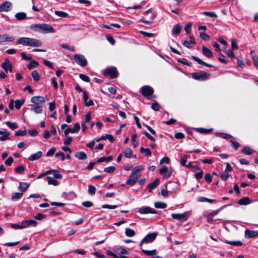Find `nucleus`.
Segmentation results:
<instances>
[{
    "label": "nucleus",
    "instance_id": "f257e3e1",
    "mask_svg": "<svg viewBox=\"0 0 258 258\" xmlns=\"http://www.w3.org/2000/svg\"><path fill=\"white\" fill-rule=\"evenodd\" d=\"M17 42L23 46L32 47H40L42 45L40 40L30 37H21L18 39Z\"/></svg>",
    "mask_w": 258,
    "mask_h": 258
},
{
    "label": "nucleus",
    "instance_id": "f03ea898",
    "mask_svg": "<svg viewBox=\"0 0 258 258\" xmlns=\"http://www.w3.org/2000/svg\"><path fill=\"white\" fill-rule=\"evenodd\" d=\"M30 28L44 33L55 32V30L50 25L47 24H38L33 25L30 26Z\"/></svg>",
    "mask_w": 258,
    "mask_h": 258
},
{
    "label": "nucleus",
    "instance_id": "7ed1b4c3",
    "mask_svg": "<svg viewBox=\"0 0 258 258\" xmlns=\"http://www.w3.org/2000/svg\"><path fill=\"white\" fill-rule=\"evenodd\" d=\"M104 76H109L111 78H115L118 76L117 69L115 67L108 68L104 70Z\"/></svg>",
    "mask_w": 258,
    "mask_h": 258
},
{
    "label": "nucleus",
    "instance_id": "20e7f679",
    "mask_svg": "<svg viewBox=\"0 0 258 258\" xmlns=\"http://www.w3.org/2000/svg\"><path fill=\"white\" fill-rule=\"evenodd\" d=\"M209 76L210 74L204 72L195 73L192 75V77L194 79L199 81L206 80L209 78Z\"/></svg>",
    "mask_w": 258,
    "mask_h": 258
},
{
    "label": "nucleus",
    "instance_id": "39448f33",
    "mask_svg": "<svg viewBox=\"0 0 258 258\" xmlns=\"http://www.w3.org/2000/svg\"><path fill=\"white\" fill-rule=\"evenodd\" d=\"M74 58L77 63L81 67H85L87 64V61L84 56L82 54H75Z\"/></svg>",
    "mask_w": 258,
    "mask_h": 258
},
{
    "label": "nucleus",
    "instance_id": "423d86ee",
    "mask_svg": "<svg viewBox=\"0 0 258 258\" xmlns=\"http://www.w3.org/2000/svg\"><path fill=\"white\" fill-rule=\"evenodd\" d=\"M172 169L168 168L165 166H162L160 169L159 172L161 174H163V178L166 179L169 177L172 173Z\"/></svg>",
    "mask_w": 258,
    "mask_h": 258
},
{
    "label": "nucleus",
    "instance_id": "0eeeda50",
    "mask_svg": "<svg viewBox=\"0 0 258 258\" xmlns=\"http://www.w3.org/2000/svg\"><path fill=\"white\" fill-rule=\"evenodd\" d=\"M167 189H169V191L170 192H176L179 189L178 184L176 182H169L166 185Z\"/></svg>",
    "mask_w": 258,
    "mask_h": 258
},
{
    "label": "nucleus",
    "instance_id": "6e6552de",
    "mask_svg": "<svg viewBox=\"0 0 258 258\" xmlns=\"http://www.w3.org/2000/svg\"><path fill=\"white\" fill-rule=\"evenodd\" d=\"M142 93L143 96L148 97L153 94V89L150 86H144L142 87Z\"/></svg>",
    "mask_w": 258,
    "mask_h": 258
},
{
    "label": "nucleus",
    "instance_id": "1a4fd4ad",
    "mask_svg": "<svg viewBox=\"0 0 258 258\" xmlns=\"http://www.w3.org/2000/svg\"><path fill=\"white\" fill-rule=\"evenodd\" d=\"M188 216V213L187 212H184L182 214L172 213L171 214V217L173 219L178 220H183L185 221L187 220Z\"/></svg>",
    "mask_w": 258,
    "mask_h": 258
},
{
    "label": "nucleus",
    "instance_id": "9d476101",
    "mask_svg": "<svg viewBox=\"0 0 258 258\" xmlns=\"http://www.w3.org/2000/svg\"><path fill=\"white\" fill-rule=\"evenodd\" d=\"M80 128V125L79 123L76 122L75 124L74 128H67L64 132V134L65 136H67L70 133H77L78 132Z\"/></svg>",
    "mask_w": 258,
    "mask_h": 258
},
{
    "label": "nucleus",
    "instance_id": "9b49d317",
    "mask_svg": "<svg viewBox=\"0 0 258 258\" xmlns=\"http://www.w3.org/2000/svg\"><path fill=\"white\" fill-rule=\"evenodd\" d=\"M157 235V233L155 232L149 233L143 239V242H152L155 239Z\"/></svg>",
    "mask_w": 258,
    "mask_h": 258
},
{
    "label": "nucleus",
    "instance_id": "f8f14e48",
    "mask_svg": "<svg viewBox=\"0 0 258 258\" xmlns=\"http://www.w3.org/2000/svg\"><path fill=\"white\" fill-rule=\"evenodd\" d=\"M138 212L141 214H155V211L149 207H142L139 209Z\"/></svg>",
    "mask_w": 258,
    "mask_h": 258
},
{
    "label": "nucleus",
    "instance_id": "ddd939ff",
    "mask_svg": "<svg viewBox=\"0 0 258 258\" xmlns=\"http://www.w3.org/2000/svg\"><path fill=\"white\" fill-rule=\"evenodd\" d=\"M31 101L35 105H38L39 104L45 103V100L43 96H36L33 97L31 99Z\"/></svg>",
    "mask_w": 258,
    "mask_h": 258
},
{
    "label": "nucleus",
    "instance_id": "4468645a",
    "mask_svg": "<svg viewBox=\"0 0 258 258\" xmlns=\"http://www.w3.org/2000/svg\"><path fill=\"white\" fill-rule=\"evenodd\" d=\"M1 67L7 72L8 71L12 72L13 71L12 64L9 60L8 59H6L5 61L2 63Z\"/></svg>",
    "mask_w": 258,
    "mask_h": 258
},
{
    "label": "nucleus",
    "instance_id": "2eb2a0df",
    "mask_svg": "<svg viewBox=\"0 0 258 258\" xmlns=\"http://www.w3.org/2000/svg\"><path fill=\"white\" fill-rule=\"evenodd\" d=\"M12 7V3L9 1H6L0 6V12H8Z\"/></svg>",
    "mask_w": 258,
    "mask_h": 258
},
{
    "label": "nucleus",
    "instance_id": "dca6fc26",
    "mask_svg": "<svg viewBox=\"0 0 258 258\" xmlns=\"http://www.w3.org/2000/svg\"><path fill=\"white\" fill-rule=\"evenodd\" d=\"M139 175H135V174H131L129 176L128 179L126 181V184L131 186H133L137 182Z\"/></svg>",
    "mask_w": 258,
    "mask_h": 258
},
{
    "label": "nucleus",
    "instance_id": "f3484780",
    "mask_svg": "<svg viewBox=\"0 0 258 258\" xmlns=\"http://www.w3.org/2000/svg\"><path fill=\"white\" fill-rule=\"evenodd\" d=\"M258 235V232L256 231L246 229L245 230V237L247 238H253Z\"/></svg>",
    "mask_w": 258,
    "mask_h": 258
},
{
    "label": "nucleus",
    "instance_id": "a211bd4d",
    "mask_svg": "<svg viewBox=\"0 0 258 258\" xmlns=\"http://www.w3.org/2000/svg\"><path fill=\"white\" fill-rule=\"evenodd\" d=\"M202 53L204 56L208 58H211L213 56L211 51L205 46L202 47Z\"/></svg>",
    "mask_w": 258,
    "mask_h": 258
},
{
    "label": "nucleus",
    "instance_id": "6ab92c4d",
    "mask_svg": "<svg viewBox=\"0 0 258 258\" xmlns=\"http://www.w3.org/2000/svg\"><path fill=\"white\" fill-rule=\"evenodd\" d=\"M83 99L85 106H91L93 105V101L88 99V96L86 92H83Z\"/></svg>",
    "mask_w": 258,
    "mask_h": 258
},
{
    "label": "nucleus",
    "instance_id": "aec40b11",
    "mask_svg": "<svg viewBox=\"0 0 258 258\" xmlns=\"http://www.w3.org/2000/svg\"><path fill=\"white\" fill-rule=\"evenodd\" d=\"M159 184V179L158 178H156L155 180L148 184V188L149 189V191L151 192L152 189L155 188Z\"/></svg>",
    "mask_w": 258,
    "mask_h": 258
},
{
    "label": "nucleus",
    "instance_id": "412c9836",
    "mask_svg": "<svg viewBox=\"0 0 258 258\" xmlns=\"http://www.w3.org/2000/svg\"><path fill=\"white\" fill-rule=\"evenodd\" d=\"M251 203L248 197H245L240 199L238 202L237 204L240 205H247Z\"/></svg>",
    "mask_w": 258,
    "mask_h": 258
},
{
    "label": "nucleus",
    "instance_id": "4be33fe9",
    "mask_svg": "<svg viewBox=\"0 0 258 258\" xmlns=\"http://www.w3.org/2000/svg\"><path fill=\"white\" fill-rule=\"evenodd\" d=\"M30 111L34 112L36 114L41 113L42 111V107L38 105H32L31 106Z\"/></svg>",
    "mask_w": 258,
    "mask_h": 258
},
{
    "label": "nucleus",
    "instance_id": "5701e85b",
    "mask_svg": "<svg viewBox=\"0 0 258 258\" xmlns=\"http://www.w3.org/2000/svg\"><path fill=\"white\" fill-rule=\"evenodd\" d=\"M0 136V141H5L10 139V133L8 132L1 131Z\"/></svg>",
    "mask_w": 258,
    "mask_h": 258
},
{
    "label": "nucleus",
    "instance_id": "b1692460",
    "mask_svg": "<svg viewBox=\"0 0 258 258\" xmlns=\"http://www.w3.org/2000/svg\"><path fill=\"white\" fill-rule=\"evenodd\" d=\"M42 155V152L41 151H38L36 153L30 156L28 158V160L30 161H34L39 159Z\"/></svg>",
    "mask_w": 258,
    "mask_h": 258
},
{
    "label": "nucleus",
    "instance_id": "393cba45",
    "mask_svg": "<svg viewBox=\"0 0 258 258\" xmlns=\"http://www.w3.org/2000/svg\"><path fill=\"white\" fill-rule=\"evenodd\" d=\"M192 59L193 60H194L195 61H196L197 63H198L199 64H201V65H203V66H204L205 67H212L213 66L212 64H209V63H207L204 61H203V60H202L200 58L196 57V56H192L191 57Z\"/></svg>",
    "mask_w": 258,
    "mask_h": 258
},
{
    "label": "nucleus",
    "instance_id": "a878e982",
    "mask_svg": "<svg viewBox=\"0 0 258 258\" xmlns=\"http://www.w3.org/2000/svg\"><path fill=\"white\" fill-rule=\"evenodd\" d=\"M182 27L179 24H177L173 27L172 32L173 35L177 36L180 33Z\"/></svg>",
    "mask_w": 258,
    "mask_h": 258
},
{
    "label": "nucleus",
    "instance_id": "bb28decb",
    "mask_svg": "<svg viewBox=\"0 0 258 258\" xmlns=\"http://www.w3.org/2000/svg\"><path fill=\"white\" fill-rule=\"evenodd\" d=\"M15 18L19 21H22L26 19L27 15L24 12L17 13L15 15Z\"/></svg>",
    "mask_w": 258,
    "mask_h": 258
},
{
    "label": "nucleus",
    "instance_id": "cd10ccee",
    "mask_svg": "<svg viewBox=\"0 0 258 258\" xmlns=\"http://www.w3.org/2000/svg\"><path fill=\"white\" fill-rule=\"evenodd\" d=\"M22 224H24V225H27V227L29 226H32L33 227H35L37 224V222L33 220H29L24 221L22 222Z\"/></svg>",
    "mask_w": 258,
    "mask_h": 258
},
{
    "label": "nucleus",
    "instance_id": "c85d7f7f",
    "mask_svg": "<svg viewBox=\"0 0 258 258\" xmlns=\"http://www.w3.org/2000/svg\"><path fill=\"white\" fill-rule=\"evenodd\" d=\"M75 156L79 160H84L87 158V155L84 152H77L75 153Z\"/></svg>",
    "mask_w": 258,
    "mask_h": 258
},
{
    "label": "nucleus",
    "instance_id": "c756f323",
    "mask_svg": "<svg viewBox=\"0 0 258 258\" xmlns=\"http://www.w3.org/2000/svg\"><path fill=\"white\" fill-rule=\"evenodd\" d=\"M29 187V184L26 182H20L19 186V189L23 193Z\"/></svg>",
    "mask_w": 258,
    "mask_h": 258
},
{
    "label": "nucleus",
    "instance_id": "7c9ffc66",
    "mask_svg": "<svg viewBox=\"0 0 258 258\" xmlns=\"http://www.w3.org/2000/svg\"><path fill=\"white\" fill-rule=\"evenodd\" d=\"M144 168L143 165H139L135 167L132 170V174H135V175H139L138 172L142 170Z\"/></svg>",
    "mask_w": 258,
    "mask_h": 258
},
{
    "label": "nucleus",
    "instance_id": "2f4dec72",
    "mask_svg": "<svg viewBox=\"0 0 258 258\" xmlns=\"http://www.w3.org/2000/svg\"><path fill=\"white\" fill-rule=\"evenodd\" d=\"M135 233V231L130 228H126L125 229V234L127 237H133Z\"/></svg>",
    "mask_w": 258,
    "mask_h": 258
},
{
    "label": "nucleus",
    "instance_id": "473e14b6",
    "mask_svg": "<svg viewBox=\"0 0 258 258\" xmlns=\"http://www.w3.org/2000/svg\"><path fill=\"white\" fill-rule=\"evenodd\" d=\"M123 154L126 158H131L133 154V152L131 149L127 148L124 150Z\"/></svg>",
    "mask_w": 258,
    "mask_h": 258
},
{
    "label": "nucleus",
    "instance_id": "72a5a7b5",
    "mask_svg": "<svg viewBox=\"0 0 258 258\" xmlns=\"http://www.w3.org/2000/svg\"><path fill=\"white\" fill-rule=\"evenodd\" d=\"M142 251L145 255L149 256L155 255L157 253V250L156 249L152 250L143 249Z\"/></svg>",
    "mask_w": 258,
    "mask_h": 258
},
{
    "label": "nucleus",
    "instance_id": "f704fd0d",
    "mask_svg": "<svg viewBox=\"0 0 258 258\" xmlns=\"http://www.w3.org/2000/svg\"><path fill=\"white\" fill-rule=\"evenodd\" d=\"M112 159L113 157L111 156H109L107 157H102L98 159L97 162H110L112 160Z\"/></svg>",
    "mask_w": 258,
    "mask_h": 258
},
{
    "label": "nucleus",
    "instance_id": "c9c22d12",
    "mask_svg": "<svg viewBox=\"0 0 258 258\" xmlns=\"http://www.w3.org/2000/svg\"><path fill=\"white\" fill-rule=\"evenodd\" d=\"M226 206H223L220 210H217L213 211L211 213H210L209 215H208L207 216V220L209 221V218H212V217L213 216H214L216 215L217 214H218V213L220 212V211L221 210L223 209Z\"/></svg>",
    "mask_w": 258,
    "mask_h": 258
},
{
    "label": "nucleus",
    "instance_id": "e433bc0d",
    "mask_svg": "<svg viewBox=\"0 0 258 258\" xmlns=\"http://www.w3.org/2000/svg\"><path fill=\"white\" fill-rule=\"evenodd\" d=\"M47 179L48 184H52L55 186L57 185L58 182L54 177L48 176Z\"/></svg>",
    "mask_w": 258,
    "mask_h": 258
},
{
    "label": "nucleus",
    "instance_id": "4c0bfd02",
    "mask_svg": "<svg viewBox=\"0 0 258 258\" xmlns=\"http://www.w3.org/2000/svg\"><path fill=\"white\" fill-rule=\"evenodd\" d=\"M140 151L142 154H144L147 157H150L151 156V152L148 148L142 147Z\"/></svg>",
    "mask_w": 258,
    "mask_h": 258
},
{
    "label": "nucleus",
    "instance_id": "58836bf2",
    "mask_svg": "<svg viewBox=\"0 0 258 258\" xmlns=\"http://www.w3.org/2000/svg\"><path fill=\"white\" fill-rule=\"evenodd\" d=\"M4 35V42H13L15 40V38L12 36H9L7 34H3Z\"/></svg>",
    "mask_w": 258,
    "mask_h": 258
},
{
    "label": "nucleus",
    "instance_id": "ea45409f",
    "mask_svg": "<svg viewBox=\"0 0 258 258\" xmlns=\"http://www.w3.org/2000/svg\"><path fill=\"white\" fill-rule=\"evenodd\" d=\"M22 192H15L12 195V200L13 201H16L20 199L22 197Z\"/></svg>",
    "mask_w": 258,
    "mask_h": 258
},
{
    "label": "nucleus",
    "instance_id": "a19ab883",
    "mask_svg": "<svg viewBox=\"0 0 258 258\" xmlns=\"http://www.w3.org/2000/svg\"><path fill=\"white\" fill-rule=\"evenodd\" d=\"M11 227L14 229H20L27 227V225H24L22 223V225L12 223L11 224Z\"/></svg>",
    "mask_w": 258,
    "mask_h": 258
},
{
    "label": "nucleus",
    "instance_id": "79ce46f5",
    "mask_svg": "<svg viewBox=\"0 0 258 258\" xmlns=\"http://www.w3.org/2000/svg\"><path fill=\"white\" fill-rule=\"evenodd\" d=\"M225 243L236 246H240L242 244L240 241H227Z\"/></svg>",
    "mask_w": 258,
    "mask_h": 258
},
{
    "label": "nucleus",
    "instance_id": "37998d69",
    "mask_svg": "<svg viewBox=\"0 0 258 258\" xmlns=\"http://www.w3.org/2000/svg\"><path fill=\"white\" fill-rule=\"evenodd\" d=\"M117 252L120 254H128V251L123 247H118L117 249Z\"/></svg>",
    "mask_w": 258,
    "mask_h": 258
},
{
    "label": "nucleus",
    "instance_id": "c03bdc74",
    "mask_svg": "<svg viewBox=\"0 0 258 258\" xmlns=\"http://www.w3.org/2000/svg\"><path fill=\"white\" fill-rule=\"evenodd\" d=\"M242 152L244 153L245 154L250 155L252 154L253 152V151L250 149L249 147H244L242 150Z\"/></svg>",
    "mask_w": 258,
    "mask_h": 258
},
{
    "label": "nucleus",
    "instance_id": "a18cd8bd",
    "mask_svg": "<svg viewBox=\"0 0 258 258\" xmlns=\"http://www.w3.org/2000/svg\"><path fill=\"white\" fill-rule=\"evenodd\" d=\"M15 107L17 109H19L20 108V107L22 106V105L24 103V100H16L15 102Z\"/></svg>",
    "mask_w": 258,
    "mask_h": 258
},
{
    "label": "nucleus",
    "instance_id": "49530a36",
    "mask_svg": "<svg viewBox=\"0 0 258 258\" xmlns=\"http://www.w3.org/2000/svg\"><path fill=\"white\" fill-rule=\"evenodd\" d=\"M154 206L156 208L163 209L167 207V204L162 202H155Z\"/></svg>",
    "mask_w": 258,
    "mask_h": 258
},
{
    "label": "nucleus",
    "instance_id": "de8ad7c7",
    "mask_svg": "<svg viewBox=\"0 0 258 258\" xmlns=\"http://www.w3.org/2000/svg\"><path fill=\"white\" fill-rule=\"evenodd\" d=\"M31 75H32L33 79L36 81H38L40 79L39 74L37 71H32L31 73Z\"/></svg>",
    "mask_w": 258,
    "mask_h": 258
},
{
    "label": "nucleus",
    "instance_id": "09e8293b",
    "mask_svg": "<svg viewBox=\"0 0 258 258\" xmlns=\"http://www.w3.org/2000/svg\"><path fill=\"white\" fill-rule=\"evenodd\" d=\"M198 201L199 202H209V203H212L213 202L216 201L215 200L209 199L208 198H205V197H199L198 198Z\"/></svg>",
    "mask_w": 258,
    "mask_h": 258
},
{
    "label": "nucleus",
    "instance_id": "8fccbe9b",
    "mask_svg": "<svg viewBox=\"0 0 258 258\" xmlns=\"http://www.w3.org/2000/svg\"><path fill=\"white\" fill-rule=\"evenodd\" d=\"M6 124L12 130H15L18 128V125L16 122H11L8 121L6 122Z\"/></svg>",
    "mask_w": 258,
    "mask_h": 258
},
{
    "label": "nucleus",
    "instance_id": "3c124183",
    "mask_svg": "<svg viewBox=\"0 0 258 258\" xmlns=\"http://www.w3.org/2000/svg\"><path fill=\"white\" fill-rule=\"evenodd\" d=\"M203 15L212 18H216L217 15L215 12H204L202 13Z\"/></svg>",
    "mask_w": 258,
    "mask_h": 258
},
{
    "label": "nucleus",
    "instance_id": "603ef678",
    "mask_svg": "<svg viewBox=\"0 0 258 258\" xmlns=\"http://www.w3.org/2000/svg\"><path fill=\"white\" fill-rule=\"evenodd\" d=\"M217 136H218L219 137H220L223 139H230L232 137V136L229 134L222 133H220L217 134Z\"/></svg>",
    "mask_w": 258,
    "mask_h": 258
},
{
    "label": "nucleus",
    "instance_id": "864d4df0",
    "mask_svg": "<svg viewBox=\"0 0 258 258\" xmlns=\"http://www.w3.org/2000/svg\"><path fill=\"white\" fill-rule=\"evenodd\" d=\"M38 63L34 60H32L30 61V63L28 66V68L29 70L32 69L33 68H36L38 66Z\"/></svg>",
    "mask_w": 258,
    "mask_h": 258
},
{
    "label": "nucleus",
    "instance_id": "5fc2aeb1",
    "mask_svg": "<svg viewBox=\"0 0 258 258\" xmlns=\"http://www.w3.org/2000/svg\"><path fill=\"white\" fill-rule=\"evenodd\" d=\"M88 192L91 195H94L96 192V188L94 186L89 184L88 185Z\"/></svg>",
    "mask_w": 258,
    "mask_h": 258
},
{
    "label": "nucleus",
    "instance_id": "6e6d98bb",
    "mask_svg": "<svg viewBox=\"0 0 258 258\" xmlns=\"http://www.w3.org/2000/svg\"><path fill=\"white\" fill-rule=\"evenodd\" d=\"M55 14L57 16L61 17H67L68 16V14L67 13L62 11H56L55 12Z\"/></svg>",
    "mask_w": 258,
    "mask_h": 258
},
{
    "label": "nucleus",
    "instance_id": "4d7b16f0",
    "mask_svg": "<svg viewBox=\"0 0 258 258\" xmlns=\"http://www.w3.org/2000/svg\"><path fill=\"white\" fill-rule=\"evenodd\" d=\"M16 172L18 174H23L25 170V168L23 166H20L15 168Z\"/></svg>",
    "mask_w": 258,
    "mask_h": 258
},
{
    "label": "nucleus",
    "instance_id": "13d9d810",
    "mask_svg": "<svg viewBox=\"0 0 258 258\" xmlns=\"http://www.w3.org/2000/svg\"><path fill=\"white\" fill-rule=\"evenodd\" d=\"M115 170V167L113 166L105 168L104 171L107 173H112Z\"/></svg>",
    "mask_w": 258,
    "mask_h": 258
},
{
    "label": "nucleus",
    "instance_id": "bf43d9fd",
    "mask_svg": "<svg viewBox=\"0 0 258 258\" xmlns=\"http://www.w3.org/2000/svg\"><path fill=\"white\" fill-rule=\"evenodd\" d=\"M231 47L232 50H235L238 48L237 41L234 38H233L231 40Z\"/></svg>",
    "mask_w": 258,
    "mask_h": 258
},
{
    "label": "nucleus",
    "instance_id": "052dcab7",
    "mask_svg": "<svg viewBox=\"0 0 258 258\" xmlns=\"http://www.w3.org/2000/svg\"><path fill=\"white\" fill-rule=\"evenodd\" d=\"M101 139H102V140L108 139L111 142L114 141L113 137L110 134H107L104 136H102L101 137Z\"/></svg>",
    "mask_w": 258,
    "mask_h": 258
},
{
    "label": "nucleus",
    "instance_id": "680f3d73",
    "mask_svg": "<svg viewBox=\"0 0 258 258\" xmlns=\"http://www.w3.org/2000/svg\"><path fill=\"white\" fill-rule=\"evenodd\" d=\"M200 36L204 40H209L210 39V36L203 32H201Z\"/></svg>",
    "mask_w": 258,
    "mask_h": 258
},
{
    "label": "nucleus",
    "instance_id": "e2e57ef3",
    "mask_svg": "<svg viewBox=\"0 0 258 258\" xmlns=\"http://www.w3.org/2000/svg\"><path fill=\"white\" fill-rule=\"evenodd\" d=\"M169 163H170V159L167 156L164 157L162 159H161V160H160V164H164V163L169 164Z\"/></svg>",
    "mask_w": 258,
    "mask_h": 258
},
{
    "label": "nucleus",
    "instance_id": "0e129e2a",
    "mask_svg": "<svg viewBox=\"0 0 258 258\" xmlns=\"http://www.w3.org/2000/svg\"><path fill=\"white\" fill-rule=\"evenodd\" d=\"M151 108L154 110L157 111L159 110L160 106L159 104L157 102H155L152 104V105L151 106Z\"/></svg>",
    "mask_w": 258,
    "mask_h": 258
},
{
    "label": "nucleus",
    "instance_id": "69168bd1",
    "mask_svg": "<svg viewBox=\"0 0 258 258\" xmlns=\"http://www.w3.org/2000/svg\"><path fill=\"white\" fill-rule=\"evenodd\" d=\"M26 130H18L17 131L16 133H15V135L16 136H25L26 134Z\"/></svg>",
    "mask_w": 258,
    "mask_h": 258
},
{
    "label": "nucleus",
    "instance_id": "338daca9",
    "mask_svg": "<svg viewBox=\"0 0 258 258\" xmlns=\"http://www.w3.org/2000/svg\"><path fill=\"white\" fill-rule=\"evenodd\" d=\"M55 156L58 158H60L62 161H63L65 159V155L63 152H59L55 154Z\"/></svg>",
    "mask_w": 258,
    "mask_h": 258
},
{
    "label": "nucleus",
    "instance_id": "774afa93",
    "mask_svg": "<svg viewBox=\"0 0 258 258\" xmlns=\"http://www.w3.org/2000/svg\"><path fill=\"white\" fill-rule=\"evenodd\" d=\"M53 173H54V178H57V179H61L62 177V175L60 174L58 171L56 170H53Z\"/></svg>",
    "mask_w": 258,
    "mask_h": 258
}]
</instances>
